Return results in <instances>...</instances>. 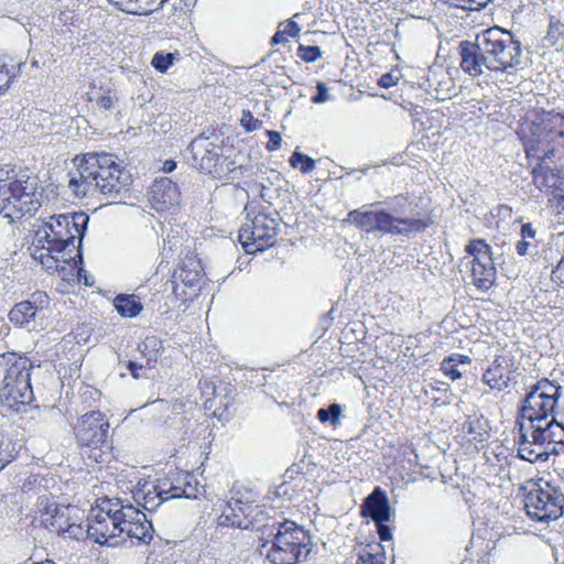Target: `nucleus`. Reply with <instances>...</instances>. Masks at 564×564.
Listing matches in <instances>:
<instances>
[{
    "label": "nucleus",
    "mask_w": 564,
    "mask_h": 564,
    "mask_svg": "<svg viewBox=\"0 0 564 564\" xmlns=\"http://www.w3.org/2000/svg\"><path fill=\"white\" fill-rule=\"evenodd\" d=\"M89 216L84 212L53 215L35 230L32 256L50 271H64L65 264L80 275L83 268L82 241Z\"/></svg>",
    "instance_id": "f257e3e1"
},
{
    "label": "nucleus",
    "mask_w": 564,
    "mask_h": 564,
    "mask_svg": "<svg viewBox=\"0 0 564 564\" xmlns=\"http://www.w3.org/2000/svg\"><path fill=\"white\" fill-rule=\"evenodd\" d=\"M75 161L78 164L69 172L68 186L77 196L99 193L110 202H120L130 191L132 177L113 154L90 152Z\"/></svg>",
    "instance_id": "f03ea898"
},
{
    "label": "nucleus",
    "mask_w": 564,
    "mask_h": 564,
    "mask_svg": "<svg viewBox=\"0 0 564 564\" xmlns=\"http://www.w3.org/2000/svg\"><path fill=\"white\" fill-rule=\"evenodd\" d=\"M258 552L271 564H301L312 551V539L303 527L291 520L271 519L259 524Z\"/></svg>",
    "instance_id": "7ed1b4c3"
},
{
    "label": "nucleus",
    "mask_w": 564,
    "mask_h": 564,
    "mask_svg": "<svg viewBox=\"0 0 564 564\" xmlns=\"http://www.w3.org/2000/svg\"><path fill=\"white\" fill-rule=\"evenodd\" d=\"M518 457L530 462H546L550 456L564 453V421L556 416L543 423H520Z\"/></svg>",
    "instance_id": "20e7f679"
},
{
    "label": "nucleus",
    "mask_w": 564,
    "mask_h": 564,
    "mask_svg": "<svg viewBox=\"0 0 564 564\" xmlns=\"http://www.w3.org/2000/svg\"><path fill=\"white\" fill-rule=\"evenodd\" d=\"M34 362L23 355L13 351L0 354V369L6 371L0 388V401L15 412L31 404L34 400L31 373Z\"/></svg>",
    "instance_id": "39448f33"
},
{
    "label": "nucleus",
    "mask_w": 564,
    "mask_h": 564,
    "mask_svg": "<svg viewBox=\"0 0 564 564\" xmlns=\"http://www.w3.org/2000/svg\"><path fill=\"white\" fill-rule=\"evenodd\" d=\"M197 495L198 488L194 476L175 470L159 478L155 485H143L133 494V498L144 510L154 512L165 501L178 498L195 499Z\"/></svg>",
    "instance_id": "423d86ee"
},
{
    "label": "nucleus",
    "mask_w": 564,
    "mask_h": 564,
    "mask_svg": "<svg viewBox=\"0 0 564 564\" xmlns=\"http://www.w3.org/2000/svg\"><path fill=\"white\" fill-rule=\"evenodd\" d=\"M187 151L191 164L213 178L234 181L242 170L241 165L237 166L232 160L223 155V145L217 139L200 134L189 143Z\"/></svg>",
    "instance_id": "0eeeda50"
},
{
    "label": "nucleus",
    "mask_w": 564,
    "mask_h": 564,
    "mask_svg": "<svg viewBox=\"0 0 564 564\" xmlns=\"http://www.w3.org/2000/svg\"><path fill=\"white\" fill-rule=\"evenodd\" d=\"M524 149L527 156L539 160L552 159L560 150L564 151V112H543Z\"/></svg>",
    "instance_id": "6e6552de"
},
{
    "label": "nucleus",
    "mask_w": 564,
    "mask_h": 564,
    "mask_svg": "<svg viewBox=\"0 0 564 564\" xmlns=\"http://www.w3.org/2000/svg\"><path fill=\"white\" fill-rule=\"evenodd\" d=\"M485 54L492 63L495 72L508 73L521 63V42L513 34L499 26H492L477 34Z\"/></svg>",
    "instance_id": "1a4fd4ad"
},
{
    "label": "nucleus",
    "mask_w": 564,
    "mask_h": 564,
    "mask_svg": "<svg viewBox=\"0 0 564 564\" xmlns=\"http://www.w3.org/2000/svg\"><path fill=\"white\" fill-rule=\"evenodd\" d=\"M562 387L549 379L533 384L518 409L517 424L551 420L561 397Z\"/></svg>",
    "instance_id": "9d476101"
},
{
    "label": "nucleus",
    "mask_w": 564,
    "mask_h": 564,
    "mask_svg": "<svg viewBox=\"0 0 564 564\" xmlns=\"http://www.w3.org/2000/svg\"><path fill=\"white\" fill-rule=\"evenodd\" d=\"M378 205H383L381 209L397 221H400V224L394 223L400 232H393V236L409 237L412 234L424 231L433 224L430 213L419 208L417 202L409 195H394L371 206Z\"/></svg>",
    "instance_id": "9b49d317"
},
{
    "label": "nucleus",
    "mask_w": 564,
    "mask_h": 564,
    "mask_svg": "<svg viewBox=\"0 0 564 564\" xmlns=\"http://www.w3.org/2000/svg\"><path fill=\"white\" fill-rule=\"evenodd\" d=\"M75 437L80 447L90 448L88 457L96 463L105 462L106 451L111 448L109 441V422L100 411L82 415L75 427Z\"/></svg>",
    "instance_id": "f8f14e48"
},
{
    "label": "nucleus",
    "mask_w": 564,
    "mask_h": 564,
    "mask_svg": "<svg viewBox=\"0 0 564 564\" xmlns=\"http://www.w3.org/2000/svg\"><path fill=\"white\" fill-rule=\"evenodd\" d=\"M528 517L536 522L547 523L564 512V494L549 481L540 479L524 496Z\"/></svg>",
    "instance_id": "ddd939ff"
},
{
    "label": "nucleus",
    "mask_w": 564,
    "mask_h": 564,
    "mask_svg": "<svg viewBox=\"0 0 564 564\" xmlns=\"http://www.w3.org/2000/svg\"><path fill=\"white\" fill-rule=\"evenodd\" d=\"M123 517H126L124 508L116 510L99 506L91 508L88 523L86 529H84L85 535L99 544L108 546L121 545L122 535H120L119 530L122 521L124 522Z\"/></svg>",
    "instance_id": "4468645a"
},
{
    "label": "nucleus",
    "mask_w": 564,
    "mask_h": 564,
    "mask_svg": "<svg viewBox=\"0 0 564 564\" xmlns=\"http://www.w3.org/2000/svg\"><path fill=\"white\" fill-rule=\"evenodd\" d=\"M40 197L37 176L32 175L28 169L21 171V174L0 192L3 207L6 204L12 205L22 214L36 212L41 206Z\"/></svg>",
    "instance_id": "2eb2a0df"
},
{
    "label": "nucleus",
    "mask_w": 564,
    "mask_h": 564,
    "mask_svg": "<svg viewBox=\"0 0 564 564\" xmlns=\"http://www.w3.org/2000/svg\"><path fill=\"white\" fill-rule=\"evenodd\" d=\"M278 226L275 218L260 213L241 226L239 241L248 253L263 251L275 243Z\"/></svg>",
    "instance_id": "dca6fc26"
},
{
    "label": "nucleus",
    "mask_w": 564,
    "mask_h": 564,
    "mask_svg": "<svg viewBox=\"0 0 564 564\" xmlns=\"http://www.w3.org/2000/svg\"><path fill=\"white\" fill-rule=\"evenodd\" d=\"M79 510L73 506L50 505L42 513V523L51 532L58 535H66L70 539L79 540L85 536L84 528L76 522V513Z\"/></svg>",
    "instance_id": "f3484780"
},
{
    "label": "nucleus",
    "mask_w": 564,
    "mask_h": 564,
    "mask_svg": "<svg viewBox=\"0 0 564 564\" xmlns=\"http://www.w3.org/2000/svg\"><path fill=\"white\" fill-rule=\"evenodd\" d=\"M50 297L45 292L36 291L28 300L17 303L9 312V319L14 325L34 328L39 321L46 317Z\"/></svg>",
    "instance_id": "a211bd4d"
},
{
    "label": "nucleus",
    "mask_w": 564,
    "mask_h": 564,
    "mask_svg": "<svg viewBox=\"0 0 564 564\" xmlns=\"http://www.w3.org/2000/svg\"><path fill=\"white\" fill-rule=\"evenodd\" d=\"M124 522L122 521L119 530L122 535V544L130 541L134 544H149L153 539V527L147 519L143 511L135 507L124 508Z\"/></svg>",
    "instance_id": "6ab92c4d"
},
{
    "label": "nucleus",
    "mask_w": 564,
    "mask_h": 564,
    "mask_svg": "<svg viewBox=\"0 0 564 564\" xmlns=\"http://www.w3.org/2000/svg\"><path fill=\"white\" fill-rule=\"evenodd\" d=\"M258 506L250 502H242L239 499H231L223 505L221 513L218 517L219 527H231L241 530L256 529L253 513L258 514Z\"/></svg>",
    "instance_id": "aec40b11"
},
{
    "label": "nucleus",
    "mask_w": 564,
    "mask_h": 564,
    "mask_svg": "<svg viewBox=\"0 0 564 564\" xmlns=\"http://www.w3.org/2000/svg\"><path fill=\"white\" fill-rule=\"evenodd\" d=\"M204 276V270L200 260L193 254H186L180 262L178 268L174 271L172 276L173 291L178 294L180 283L184 288L192 290L187 292L182 290L180 295L184 297H192L196 295V291L199 290V283Z\"/></svg>",
    "instance_id": "412c9836"
},
{
    "label": "nucleus",
    "mask_w": 564,
    "mask_h": 564,
    "mask_svg": "<svg viewBox=\"0 0 564 564\" xmlns=\"http://www.w3.org/2000/svg\"><path fill=\"white\" fill-rule=\"evenodd\" d=\"M462 69L471 77L481 76L485 70L495 72L492 63L485 54L478 35L475 41H462L458 45Z\"/></svg>",
    "instance_id": "4be33fe9"
},
{
    "label": "nucleus",
    "mask_w": 564,
    "mask_h": 564,
    "mask_svg": "<svg viewBox=\"0 0 564 564\" xmlns=\"http://www.w3.org/2000/svg\"><path fill=\"white\" fill-rule=\"evenodd\" d=\"M348 221L366 232H380L381 235H391L400 232L394 226L398 223L381 208L375 210L354 209L347 215Z\"/></svg>",
    "instance_id": "5701e85b"
},
{
    "label": "nucleus",
    "mask_w": 564,
    "mask_h": 564,
    "mask_svg": "<svg viewBox=\"0 0 564 564\" xmlns=\"http://www.w3.org/2000/svg\"><path fill=\"white\" fill-rule=\"evenodd\" d=\"M517 367L507 356H497L482 375V382L492 390L507 389L514 379Z\"/></svg>",
    "instance_id": "b1692460"
},
{
    "label": "nucleus",
    "mask_w": 564,
    "mask_h": 564,
    "mask_svg": "<svg viewBox=\"0 0 564 564\" xmlns=\"http://www.w3.org/2000/svg\"><path fill=\"white\" fill-rule=\"evenodd\" d=\"M150 202L156 212H166L181 202V192L176 183L169 177L154 181L150 191Z\"/></svg>",
    "instance_id": "393cba45"
},
{
    "label": "nucleus",
    "mask_w": 564,
    "mask_h": 564,
    "mask_svg": "<svg viewBox=\"0 0 564 564\" xmlns=\"http://www.w3.org/2000/svg\"><path fill=\"white\" fill-rule=\"evenodd\" d=\"M420 86L434 98L444 100L451 96L453 80L448 72L441 67H434L427 69L425 78Z\"/></svg>",
    "instance_id": "a878e982"
},
{
    "label": "nucleus",
    "mask_w": 564,
    "mask_h": 564,
    "mask_svg": "<svg viewBox=\"0 0 564 564\" xmlns=\"http://www.w3.org/2000/svg\"><path fill=\"white\" fill-rule=\"evenodd\" d=\"M361 513L369 517L373 522L389 521L391 508L384 490L379 486L365 499Z\"/></svg>",
    "instance_id": "bb28decb"
},
{
    "label": "nucleus",
    "mask_w": 564,
    "mask_h": 564,
    "mask_svg": "<svg viewBox=\"0 0 564 564\" xmlns=\"http://www.w3.org/2000/svg\"><path fill=\"white\" fill-rule=\"evenodd\" d=\"M23 61H14L13 57H0V96L4 95L12 83L21 75Z\"/></svg>",
    "instance_id": "cd10ccee"
},
{
    "label": "nucleus",
    "mask_w": 564,
    "mask_h": 564,
    "mask_svg": "<svg viewBox=\"0 0 564 564\" xmlns=\"http://www.w3.org/2000/svg\"><path fill=\"white\" fill-rule=\"evenodd\" d=\"M123 12L148 15L162 7L163 0H112Z\"/></svg>",
    "instance_id": "c85d7f7f"
},
{
    "label": "nucleus",
    "mask_w": 564,
    "mask_h": 564,
    "mask_svg": "<svg viewBox=\"0 0 564 564\" xmlns=\"http://www.w3.org/2000/svg\"><path fill=\"white\" fill-rule=\"evenodd\" d=\"M474 285L480 291H488L496 282L497 270L495 263L471 265Z\"/></svg>",
    "instance_id": "c756f323"
},
{
    "label": "nucleus",
    "mask_w": 564,
    "mask_h": 564,
    "mask_svg": "<svg viewBox=\"0 0 564 564\" xmlns=\"http://www.w3.org/2000/svg\"><path fill=\"white\" fill-rule=\"evenodd\" d=\"M113 305L122 317H135L143 308L142 303L134 294H118L113 300Z\"/></svg>",
    "instance_id": "7c9ffc66"
},
{
    "label": "nucleus",
    "mask_w": 564,
    "mask_h": 564,
    "mask_svg": "<svg viewBox=\"0 0 564 564\" xmlns=\"http://www.w3.org/2000/svg\"><path fill=\"white\" fill-rule=\"evenodd\" d=\"M471 359L466 355L452 354L443 359L441 362V370L446 377L452 380L462 378V372L458 370L460 365H469Z\"/></svg>",
    "instance_id": "2f4dec72"
},
{
    "label": "nucleus",
    "mask_w": 564,
    "mask_h": 564,
    "mask_svg": "<svg viewBox=\"0 0 564 564\" xmlns=\"http://www.w3.org/2000/svg\"><path fill=\"white\" fill-rule=\"evenodd\" d=\"M21 448V445L8 437L0 431V471L13 462Z\"/></svg>",
    "instance_id": "473e14b6"
},
{
    "label": "nucleus",
    "mask_w": 564,
    "mask_h": 564,
    "mask_svg": "<svg viewBox=\"0 0 564 564\" xmlns=\"http://www.w3.org/2000/svg\"><path fill=\"white\" fill-rule=\"evenodd\" d=\"M341 412L340 404L332 403L326 408L318 409L316 417L321 423L329 424L335 427L340 424Z\"/></svg>",
    "instance_id": "72a5a7b5"
},
{
    "label": "nucleus",
    "mask_w": 564,
    "mask_h": 564,
    "mask_svg": "<svg viewBox=\"0 0 564 564\" xmlns=\"http://www.w3.org/2000/svg\"><path fill=\"white\" fill-rule=\"evenodd\" d=\"M564 36V24L554 15L550 17L549 28L544 36L546 46L556 45Z\"/></svg>",
    "instance_id": "f704fd0d"
},
{
    "label": "nucleus",
    "mask_w": 564,
    "mask_h": 564,
    "mask_svg": "<svg viewBox=\"0 0 564 564\" xmlns=\"http://www.w3.org/2000/svg\"><path fill=\"white\" fill-rule=\"evenodd\" d=\"M138 348L150 362L156 360L158 352L163 348V345L156 336H147Z\"/></svg>",
    "instance_id": "c9c22d12"
},
{
    "label": "nucleus",
    "mask_w": 564,
    "mask_h": 564,
    "mask_svg": "<svg viewBox=\"0 0 564 564\" xmlns=\"http://www.w3.org/2000/svg\"><path fill=\"white\" fill-rule=\"evenodd\" d=\"M289 163L292 167L299 169L302 173L307 174L315 169V161L299 151H294L290 156Z\"/></svg>",
    "instance_id": "e433bc0d"
},
{
    "label": "nucleus",
    "mask_w": 564,
    "mask_h": 564,
    "mask_svg": "<svg viewBox=\"0 0 564 564\" xmlns=\"http://www.w3.org/2000/svg\"><path fill=\"white\" fill-rule=\"evenodd\" d=\"M521 240H519L516 245V250L519 256H525L528 253V249L530 242L528 239H534L536 231L533 229L530 223L522 224L520 229Z\"/></svg>",
    "instance_id": "4c0bfd02"
},
{
    "label": "nucleus",
    "mask_w": 564,
    "mask_h": 564,
    "mask_svg": "<svg viewBox=\"0 0 564 564\" xmlns=\"http://www.w3.org/2000/svg\"><path fill=\"white\" fill-rule=\"evenodd\" d=\"M444 4H448L464 11H480L491 0H438Z\"/></svg>",
    "instance_id": "58836bf2"
},
{
    "label": "nucleus",
    "mask_w": 564,
    "mask_h": 564,
    "mask_svg": "<svg viewBox=\"0 0 564 564\" xmlns=\"http://www.w3.org/2000/svg\"><path fill=\"white\" fill-rule=\"evenodd\" d=\"M174 54L158 52L153 55L152 66L160 73H165L174 62Z\"/></svg>",
    "instance_id": "ea45409f"
},
{
    "label": "nucleus",
    "mask_w": 564,
    "mask_h": 564,
    "mask_svg": "<svg viewBox=\"0 0 564 564\" xmlns=\"http://www.w3.org/2000/svg\"><path fill=\"white\" fill-rule=\"evenodd\" d=\"M297 55L306 63H313L322 57V51L318 46L314 45H300L297 48Z\"/></svg>",
    "instance_id": "a19ab883"
},
{
    "label": "nucleus",
    "mask_w": 564,
    "mask_h": 564,
    "mask_svg": "<svg viewBox=\"0 0 564 564\" xmlns=\"http://www.w3.org/2000/svg\"><path fill=\"white\" fill-rule=\"evenodd\" d=\"M23 169L17 170L15 166L6 165L0 169V192L8 186L15 177L21 174Z\"/></svg>",
    "instance_id": "79ce46f5"
},
{
    "label": "nucleus",
    "mask_w": 564,
    "mask_h": 564,
    "mask_svg": "<svg viewBox=\"0 0 564 564\" xmlns=\"http://www.w3.org/2000/svg\"><path fill=\"white\" fill-rule=\"evenodd\" d=\"M382 553L364 550L359 553L356 564H384Z\"/></svg>",
    "instance_id": "37998d69"
},
{
    "label": "nucleus",
    "mask_w": 564,
    "mask_h": 564,
    "mask_svg": "<svg viewBox=\"0 0 564 564\" xmlns=\"http://www.w3.org/2000/svg\"><path fill=\"white\" fill-rule=\"evenodd\" d=\"M240 122H241V126L247 131H254L258 128H260L261 124H262V121H260L259 119L254 118L249 110H243L242 111V116H241Z\"/></svg>",
    "instance_id": "c03bdc74"
},
{
    "label": "nucleus",
    "mask_w": 564,
    "mask_h": 564,
    "mask_svg": "<svg viewBox=\"0 0 564 564\" xmlns=\"http://www.w3.org/2000/svg\"><path fill=\"white\" fill-rule=\"evenodd\" d=\"M97 105L100 109L110 110L113 108L115 102L117 101L116 96L111 95L110 90L105 91L97 99Z\"/></svg>",
    "instance_id": "a18cd8bd"
},
{
    "label": "nucleus",
    "mask_w": 564,
    "mask_h": 564,
    "mask_svg": "<svg viewBox=\"0 0 564 564\" xmlns=\"http://www.w3.org/2000/svg\"><path fill=\"white\" fill-rule=\"evenodd\" d=\"M316 90V94L311 98L313 104H323L329 100L328 89L325 83L318 82Z\"/></svg>",
    "instance_id": "49530a36"
},
{
    "label": "nucleus",
    "mask_w": 564,
    "mask_h": 564,
    "mask_svg": "<svg viewBox=\"0 0 564 564\" xmlns=\"http://www.w3.org/2000/svg\"><path fill=\"white\" fill-rule=\"evenodd\" d=\"M267 135L269 137V141L267 143V150L270 152L276 151L281 148L282 138L280 132L273 130H267Z\"/></svg>",
    "instance_id": "de8ad7c7"
},
{
    "label": "nucleus",
    "mask_w": 564,
    "mask_h": 564,
    "mask_svg": "<svg viewBox=\"0 0 564 564\" xmlns=\"http://www.w3.org/2000/svg\"><path fill=\"white\" fill-rule=\"evenodd\" d=\"M280 31L283 32L285 35H289L291 37H296L300 34L301 28L299 24L293 20H286L280 24Z\"/></svg>",
    "instance_id": "09e8293b"
},
{
    "label": "nucleus",
    "mask_w": 564,
    "mask_h": 564,
    "mask_svg": "<svg viewBox=\"0 0 564 564\" xmlns=\"http://www.w3.org/2000/svg\"><path fill=\"white\" fill-rule=\"evenodd\" d=\"M487 246L488 243H486L482 239H473L466 245L465 251L469 256L474 257L475 254H479L481 251H484V248Z\"/></svg>",
    "instance_id": "8fccbe9b"
},
{
    "label": "nucleus",
    "mask_w": 564,
    "mask_h": 564,
    "mask_svg": "<svg viewBox=\"0 0 564 564\" xmlns=\"http://www.w3.org/2000/svg\"><path fill=\"white\" fill-rule=\"evenodd\" d=\"M474 263H481V264H490L494 263L492 259V251L491 247L488 245L486 248H484V251H481L479 254H475L471 260V265Z\"/></svg>",
    "instance_id": "3c124183"
},
{
    "label": "nucleus",
    "mask_w": 564,
    "mask_h": 564,
    "mask_svg": "<svg viewBox=\"0 0 564 564\" xmlns=\"http://www.w3.org/2000/svg\"><path fill=\"white\" fill-rule=\"evenodd\" d=\"M386 522L387 521L375 522L381 541H390L392 539L391 528L386 524Z\"/></svg>",
    "instance_id": "603ef678"
},
{
    "label": "nucleus",
    "mask_w": 564,
    "mask_h": 564,
    "mask_svg": "<svg viewBox=\"0 0 564 564\" xmlns=\"http://www.w3.org/2000/svg\"><path fill=\"white\" fill-rule=\"evenodd\" d=\"M398 84V77L393 76L392 73H384L378 79V85L382 88H390Z\"/></svg>",
    "instance_id": "864d4df0"
},
{
    "label": "nucleus",
    "mask_w": 564,
    "mask_h": 564,
    "mask_svg": "<svg viewBox=\"0 0 564 564\" xmlns=\"http://www.w3.org/2000/svg\"><path fill=\"white\" fill-rule=\"evenodd\" d=\"M101 507H105L106 509H115L116 510V509H123V508L133 507V506L130 503L124 505L122 500L116 499V500L104 501Z\"/></svg>",
    "instance_id": "5fc2aeb1"
},
{
    "label": "nucleus",
    "mask_w": 564,
    "mask_h": 564,
    "mask_svg": "<svg viewBox=\"0 0 564 564\" xmlns=\"http://www.w3.org/2000/svg\"><path fill=\"white\" fill-rule=\"evenodd\" d=\"M143 368L142 365L135 362V361H128L127 364V369L130 371L131 376L134 378V379H139L141 376L139 373V371Z\"/></svg>",
    "instance_id": "6e6d98bb"
},
{
    "label": "nucleus",
    "mask_w": 564,
    "mask_h": 564,
    "mask_svg": "<svg viewBox=\"0 0 564 564\" xmlns=\"http://www.w3.org/2000/svg\"><path fill=\"white\" fill-rule=\"evenodd\" d=\"M533 182L538 187L546 186L545 177L538 169H533Z\"/></svg>",
    "instance_id": "4d7b16f0"
},
{
    "label": "nucleus",
    "mask_w": 564,
    "mask_h": 564,
    "mask_svg": "<svg viewBox=\"0 0 564 564\" xmlns=\"http://www.w3.org/2000/svg\"><path fill=\"white\" fill-rule=\"evenodd\" d=\"M286 37H285V34L283 32H281L280 30L274 33V35L272 36L271 39V43L274 45V44H280V43H284L286 42Z\"/></svg>",
    "instance_id": "13d9d810"
},
{
    "label": "nucleus",
    "mask_w": 564,
    "mask_h": 564,
    "mask_svg": "<svg viewBox=\"0 0 564 564\" xmlns=\"http://www.w3.org/2000/svg\"><path fill=\"white\" fill-rule=\"evenodd\" d=\"M175 169H176V162H175L174 160H166V161L163 163V167H162V170H163L165 173H171V172H173Z\"/></svg>",
    "instance_id": "bf43d9fd"
},
{
    "label": "nucleus",
    "mask_w": 564,
    "mask_h": 564,
    "mask_svg": "<svg viewBox=\"0 0 564 564\" xmlns=\"http://www.w3.org/2000/svg\"><path fill=\"white\" fill-rule=\"evenodd\" d=\"M476 424H480V422L477 421V422H469L468 423L467 432L469 434H476L477 433Z\"/></svg>",
    "instance_id": "052dcab7"
},
{
    "label": "nucleus",
    "mask_w": 564,
    "mask_h": 564,
    "mask_svg": "<svg viewBox=\"0 0 564 564\" xmlns=\"http://www.w3.org/2000/svg\"><path fill=\"white\" fill-rule=\"evenodd\" d=\"M408 451H409L411 454H414V452H415V449H414L412 446H408V447L404 449V452H405V453H406Z\"/></svg>",
    "instance_id": "680f3d73"
},
{
    "label": "nucleus",
    "mask_w": 564,
    "mask_h": 564,
    "mask_svg": "<svg viewBox=\"0 0 564 564\" xmlns=\"http://www.w3.org/2000/svg\"><path fill=\"white\" fill-rule=\"evenodd\" d=\"M31 66L37 68L39 67V62L36 59H33L31 62Z\"/></svg>",
    "instance_id": "e2e57ef3"
}]
</instances>
